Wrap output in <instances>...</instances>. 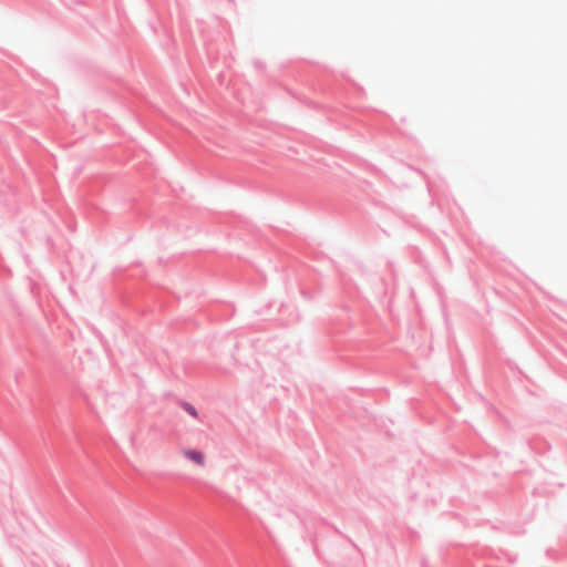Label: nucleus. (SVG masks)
I'll return each instance as SVG.
<instances>
[{
    "label": "nucleus",
    "mask_w": 567,
    "mask_h": 567,
    "mask_svg": "<svg viewBox=\"0 0 567 567\" xmlns=\"http://www.w3.org/2000/svg\"><path fill=\"white\" fill-rule=\"evenodd\" d=\"M182 454L193 463L198 466H203L205 464V455L203 452L192 449H184Z\"/></svg>",
    "instance_id": "f257e3e1"
}]
</instances>
